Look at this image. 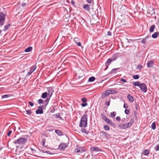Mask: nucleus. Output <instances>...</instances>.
I'll return each mask as SVG.
<instances>
[{"instance_id": "nucleus-1", "label": "nucleus", "mask_w": 159, "mask_h": 159, "mask_svg": "<svg viewBox=\"0 0 159 159\" xmlns=\"http://www.w3.org/2000/svg\"><path fill=\"white\" fill-rule=\"evenodd\" d=\"M88 116L84 114L81 119L79 126L80 127L85 128L87 125Z\"/></svg>"}, {"instance_id": "nucleus-2", "label": "nucleus", "mask_w": 159, "mask_h": 159, "mask_svg": "<svg viewBox=\"0 0 159 159\" xmlns=\"http://www.w3.org/2000/svg\"><path fill=\"white\" fill-rule=\"evenodd\" d=\"M134 122V119L133 118L131 119L130 121L126 124H121L118 125L120 129H125L128 128H129L131 126L133 125Z\"/></svg>"}, {"instance_id": "nucleus-3", "label": "nucleus", "mask_w": 159, "mask_h": 159, "mask_svg": "<svg viewBox=\"0 0 159 159\" xmlns=\"http://www.w3.org/2000/svg\"><path fill=\"white\" fill-rule=\"evenodd\" d=\"M27 141V139L25 138H20L14 140L13 143L16 144L23 145L25 144Z\"/></svg>"}, {"instance_id": "nucleus-4", "label": "nucleus", "mask_w": 159, "mask_h": 159, "mask_svg": "<svg viewBox=\"0 0 159 159\" xmlns=\"http://www.w3.org/2000/svg\"><path fill=\"white\" fill-rule=\"evenodd\" d=\"M142 91L146 93L147 91V88L146 84L145 83H141L139 87Z\"/></svg>"}, {"instance_id": "nucleus-5", "label": "nucleus", "mask_w": 159, "mask_h": 159, "mask_svg": "<svg viewBox=\"0 0 159 159\" xmlns=\"http://www.w3.org/2000/svg\"><path fill=\"white\" fill-rule=\"evenodd\" d=\"M5 15L3 13L0 14V26H1L3 24V22L5 20Z\"/></svg>"}, {"instance_id": "nucleus-6", "label": "nucleus", "mask_w": 159, "mask_h": 159, "mask_svg": "<svg viewBox=\"0 0 159 159\" xmlns=\"http://www.w3.org/2000/svg\"><path fill=\"white\" fill-rule=\"evenodd\" d=\"M36 68V66L34 65L32 66L30 71L27 74L26 76H29L35 70Z\"/></svg>"}, {"instance_id": "nucleus-7", "label": "nucleus", "mask_w": 159, "mask_h": 159, "mask_svg": "<svg viewBox=\"0 0 159 159\" xmlns=\"http://www.w3.org/2000/svg\"><path fill=\"white\" fill-rule=\"evenodd\" d=\"M48 97H49V98H50L51 97L53 92L54 90L52 88L49 87L48 89Z\"/></svg>"}, {"instance_id": "nucleus-8", "label": "nucleus", "mask_w": 159, "mask_h": 159, "mask_svg": "<svg viewBox=\"0 0 159 159\" xmlns=\"http://www.w3.org/2000/svg\"><path fill=\"white\" fill-rule=\"evenodd\" d=\"M109 95L110 93L109 92L108 90H106L101 94V97L102 99H103Z\"/></svg>"}, {"instance_id": "nucleus-9", "label": "nucleus", "mask_w": 159, "mask_h": 159, "mask_svg": "<svg viewBox=\"0 0 159 159\" xmlns=\"http://www.w3.org/2000/svg\"><path fill=\"white\" fill-rule=\"evenodd\" d=\"M66 144L65 143H62L60 144L58 147V148L60 150H63L66 147Z\"/></svg>"}, {"instance_id": "nucleus-10", "label": "nucleus", "mask_w": 159, "mask_h": 159, "mask_svg": "<svg viewBox=\"0 0 159 159\" xmlns=\"http://www.w3.org/2000/svg\"><path fill=\"white\" fill-rule=\"evenodd\" d=\"M75 151L77 152L82 153L85 151V149L83 147H78L75 150Z\"/></svg>"}, {"instance_id": "nucleus-11", "label": "nucleus", "mask_w": 159, "mask_h": 159, "mask_svg": "<svg viewBox=\"0 0 159 159\" xmlns=\"http://www.w3.org/2000/svg\"><path fill=\"white\" fill-rule=\"evenodd\" d=\"M83 8L86 11H89L90 10V6L88 4L84 5L83 7Z\"/></svg>"}, {"instance_id": "nucleus-12", "label": "nucleus", "mask_w": 159, "mask_h": 159, "mask_svg": "<svg viewBox=\"0 0 159 159\" xmlns=\"http://www.w3.org/2000/svg\"><path fill=\"white\" fill-rule=\"evenodd\" d=\"M154 61L153 60L150 61L147 64V66L148 68H150L152 67L153 65L154 64Z\"/></svg>"}, {"instance_id": "nucleus-13", "label": "nucleus", "mask_w": 159, "mask_h": 159, "mask_svg": "<svg viewBox=\"0 0 159 159\" xmlns=\"http://www.w3.org/2000/svg\"><path fill=\"white\" fill-rule=\"evenodd\" d=\"M74 41L78 46H81V43L79 41V39L78 38L75 37L74 38Z\"/></svg>"}, {"instance_id": "nucleus-14", "label": "nucleus", "mask_w": 159, "mask_h": 159, "mask_svg": "<svg viewBox=\"0 0 159 159\" xmlns=\"http://www.w3.org/2000/svg\"><path fill=\"white\" fill-rule=\"evenodd\" d=\"M101 134H102V136L105 137L107 139H108L110 137V135L107 134L106 132L103 131H102L101 132Z\"/></svg>"}, {"instance_id": "nucleus-15", "label": "nucleus", "mask_w": 159, "mask_h": 159, "mask_svg": "<svg viewBox=\"0 0 159 159\" xmlns=\"http://www.w3.org/2000/svg\"><path fill=\"white\" fill-rule=\"evenodd\" d=\"M118 57V54H114L111 57V59L112 61H116L117 58Z\"/></svg>"}, {"instance_id": "nucleus-16", "label": "nucleus", "mask_w": 159, "mask_h": 159, "mask_svg": "<svg viewBox=\"0 0 159 159\" xmlns=\"http://www.w3.org/2000/svg\"><path fill=\"white\" fill-rule=\"evenodd\" d=\"M127 98L130 102H132L134 101V98L130 94H129L127 96Z\"/></svg>"}, {"instance_id": "nucleus-17", "label": "nucleus", "mask_w": 159, "mask_h": 159, "mask_svg": "<svg viewBox=\"0 0 159 159\" xmlns=\"http://www.w3.org/2000/svg\"><path fill=\"white\" fill-rule=\"evenodd\" d=\"M50 99L49 98H49H48V97L44 101V102H43V104L44 105V106L45 107H46V106L48 104V102H49V100H50Z\"/></svg>"}, {"instance_id": "nucleus-18", "label": "nucleus", "mask_w": 159, "mask_h": 159, "mask_svg": "<svg viewBox=\"0 0 159 159\" xmlns=\"http://www.w3.org/2000/svg\"><path fill=\"white\" fill-rule=\"evenodd\" d=\"M91 150L92 151H97L98 152L101 151V150L98 148L95 147H91Z\"/></svg>"}, {"instance_id": "nucleus-19", "label": "nucleus", "mask_w": 159, "mask_h": 159, "mask_svg": "<svg viewBox=\"0 0 159 159\" xmlns=\"http://www.w3.org/2000/svg\"><path fill=\"white\" fill-rule=\"evenodd\" d=\"M159 35V32H155L152 34V37L153 39H156L158 37Z\"/></svg>"}, {"instance_id": "nucleus-20", "label": "nucleus", "mask_w": 159, "mask_h": 159, "mask_svg": "<svg viewBox=\"0 0 159 159\" xmlns=\"http://www.w3.org/2000/svg\"><path fill=\"white\" fill-rule=\"evenodd\" d=\"M112 61H112L111 59L110 58H109L107 60V61H106V65H107V68L105 69L104 70H106V69L108 68V66L109 65L110 63H111V62H112Z\"/></svg>"}, {"instance_id": "nucleus-21", "label": "nucleus", "mask_w": 159, "mask_h": 159, "mask_svg": "<svg viewBox=\"0 0 159 159\" xmlns=\"http://www.w3.org/2000/svg\"><path fill=\"white\" fill-rule=\"evenodd\" d=\"M40 151L41 152H42L45 153H47L48 154H50V155H52V154H54V153H52V152H50L49 151H45V150H43V149H41L40 150Z\"/></svg>"}, {"instance_id": "nucleus-22", "label": "nucleus", "mask_w": 159, "mask_h": 159, "mask_svg": "<svg viewBox=\"0 0 159 159\" xmlns=\"http://www.w3.org/2000/svg\"><path fill=\"white\" fill-rule=\"evenodd\" d=\"M150 36H147L144 39H143L141 41V42L143 44H145L147 42L146 40L149 37H150Z\"/></svg>"}, {"instance_id": "nucleus-23", "label": "nucleus", "mask_w": 159, "mask_h": 159, "mask_svg": "<svg viewBox=\"0 0 159 159\" xmlns=\"http://www.w3.org/2000/svg\"><path fill=\"white\" fill-rule=\"evenodd\" d=\"M120 69V68L113 69L111 71L110 73L111 74H112L115 73L118 70H119Z\"/></svg>"}, {"instance_id": "nucleus-24", "label": "nucleus", "mask_w": 159, "mask_h": 159, "mask_svg": "<svg viewBox=\"0 0 159 159\" xmlns=\"http://www.w3.org/2000/svg\"><path fill=\"white\" fill-rule=\"evenodd\" d=\"M141 83L139 81H136L134 82L133 84L134 86L139 87Z\"/></svg>"}, {"instance_id": "nucleus-25", "label": "nucleus", "mask_w": 159, "mask_h": 159, "mask_svg": "<svg viewBox=\"0 0 159 159\" xmlns=\"http://www.w3.org/2000/svg\"><path fill=\"white\" fill-rule=\"evenodd\" d=\"M110 94H116L118 93V91L114 90H108Z\"/></svg>"}, {"instance_id": "nucleus-26", "label": "nucleus", "mask_w": 159, "mask_h": 159, "mask_svg": "<svg viewBox=\"0 0 159 159\" xmlns=\"http://www.w3.org/2000/svg\"><path fill=\"white\" fill-rule=\"evenodd\" d=\"M32 49L33 48L32 47H29L25 49V52H29L31 51L32 50Z\"/></svg>"}, {"instance_id": "nucleus-27", "label": "nucleus", "mask_w": 159, "mask_h": 159, "mask_svg": "<svg viewBox=\"0 0 159 159\" xmlns=\"http://www.w3.org/2000/svg\"><path fill=\"white\" fill-rule=\"evenodd\" d=\"M149 151L148 150L146 149L143 150V153L145 155H147L149 153Z\"/></svg>"}, {"instance_id": "nucleus-28", "label": "nucleus", "mask_w": 159, "mask_h": 159, "mask_svg": "<svg viewBox=\"0 0 159 159\" xmlns=\"http://www.w3.org/2000/svg\"><path fill=\"white\" fill-rule=\"evenodd\" d=\"M53 116H56V118H58L59 120L62 119V118L61 116V115L60 114H55L53 115Z\"/></svg>"}, {"instance_id": "nucleus-29", "label": "nucleus", "mask_w": 159, "mask_h": 159, "mask_svg": "<svg viewBox=\"0 0 159 159\" xmlns=\"http://www.w3.org/2000/svg\"><path fill=\"white\" fill-rule=\"evenodd\" d=\"M155 28V25H152L151 26L150 28L149 31L150 33H152L154 31V29Z\"/></svg>"}, {"instance_id": "nucleus-30", "label": "nucleus", "mask_w": 159, "mask_h": 159, "mask_svg": "<svg viewBox=\"0 0 159 159\" xmlns=\"http://www.w3.org/2000/svg\"><path fill=\"white\" fill-rule=\"evenodd\" d=\"M95 78L94 77V76H92L90 77L89 80H88V81L90 82H92L95 80Z\"/></svg>"}, {"instance_id": "nucleus-31", "label": "nucleus", "mask_w": 159, "mask_h": 159, "mask_svg": "<svg viewBox=\"0 0 159 159\" xmlns=\"http://www.w3.org/2000/svg\"><path fill=\"white\" fill-rule=\"evenodd\" d=\"M81 131L82 132L86 134H87L89 133V132L85 129L82 128L81 129Z\"/></svg>"}, {"instance_id": "nucleus-32", "label": "nucleus", "mask_w": 159, "mask_h": 159, "mask_svg": "<svg viewBox=\"0 0 159 159\" xmlns=\"http://www.w3.org/2000/svg\"><path fill=\"white\" fill-rule=\"evenodd\" d=\"M35 112L37 114H42L43 113V110L38 109Z\"/></svg>"}, {"instance_id": "nucleus-33", "label": "nucleus", "mask_w": 159, "mask_h": 159, "mask_svg": "<svg viewBox=\"0 0 159 159\" xmlns=\"http://www.w3.org/2000/svg\"><path fill=\"white\" fill-rule=\"evenodd\" d=\"M10 26V24H8L7 25H6L4 27V28L3 30V31H6L7 30L9 29V27Z\"/></svg>"}, {"instance_id": "nucleus-34", "label": "nucleus", "mask_w": 159, "mask_h": 159, "mask_svg": "<svg viewBox=\"0 0 159 159\" xmlns=\"http://www.w3.org/2000/svg\"><path fill=\"white\" fill-rule=\"evenodd\" d=\"M47 93L44 92L42 94L41 97L42 98L44 99L47 97Z\"/></svg>"}, {"instance_id": "nucleus-35", "label": "nucleus", "mask_w": 159, "mask_h": 159, "mask_svg": "<svg viewBox=\"0 0 159 159\" xmlns=\"http://www.w3.org/2000/svg\"><path fill=\"white\" fill-rule=\"evenodd\" d=\"M86 1L88 3L91 4L93 6L94 5L93 0H86Z\"/></svg>"}, {"instance_id": "nucleus-36", "label": "nucleus", "mask_w": 159, "mask_h": 159, "mask_svg": "<svg viewBox=\"0 0 159 159\" xmlns=\"http://www.w3.org/2000/svg\"><path fill=\"white\" fill-rule=\"evenodd\" d=\"M55 132L59 136H61L62 135V132L58 130H55Z\"/></svg>"}, {"instance_id": "nucleus-37", "label": "nucleus", "mask_w": 159, "mask_h": 159, "mask_svg": "<svg viewBox=\"0 0 159 159\" xmlns=\"http://www.w3.org/2000/svg\"><path fill=\"white\" fill-rule=\"evenodd\" d=\"M151 128L153 130H154L156 128V123L155 122H153L151 125Z\"/></svg>"}, {"instance_id": "nucleus-38", "label": "nucleus", "mask_w": 159, "mask_h": 159, "mask_svg": "<svg viewBox=\"0 0 159 159\" xmlns=\"http://www.w3.org/2000/svg\"><path fill=\"white\" fill-rule=\"evenodd\" d=\"M116 115V113L115 111L112 112L111 113L110 115L111 117L113 118L115 117Z\"/></svg>"}, {"instance_id": "nucleus-39", "label": "nucleus", "mask_w": 159, "mask_h": 159, "mask_svg": "<svg viewBox=\"0 0 159 159\" xmlns=\"http://www.w3.org/2000/svg\"><path fill=\"white\" fill-rule=\"evenodd\" d=\"M81 100L83 102H86L87 101V99L85 97H83L81 98Z\"/></svg>"}, {"instance_id": "nucleus-40", "label": "nucleus", "mask_w": 159, "mask_h": 159, "mask_svg": "<svg viewBox=\"0 0 159 159\" xmlns=\"http://www.w3.org/2000/svg\"><path fill=\"white\" fill-rule=\"evenodd\" d=\"M133 78L134 79H138L139 78V76L138 75H134L133 76Z\"/></svg>"}, {"instance_id": "nucleus-41", "label": "nucleus", "mask_w": 159, "mask_h": 159, "mask_svg": "<svg viewBox=\"0 0 159 159\" xmlns=\"http://www.w3.org/2000/svg\"><path fill=\"white\" fill-rule=\"evenodd\" d=\"M101 116H102V118L103 120L104 121L107 118V117L106 116H105V115H104V114H101Z\"/></svg>"}, {"instance_id": "nucleus-42", "label": "nucleus", "mask_w": 159, "mask_h": 159, "mask_svg": "<svg viewBox=\"0 0 159 159\" xmlns=\"http://www.w3.org/2000/svg\"><path fill=\"white\" fill-rule=\"evenodd\" d=\"M45 107L43 105H41L39 106L38 107V109L40 110H43V108Z\"/></svg>"}, {"instance_id": "nucleus-43", "label": "nucleus", "mask_w": 159, "mask_h": 159, "mask_svg": "<svg viewBox=\"0 0 159 159\" xmlns=\"http://www.w3.org/2000/svg\"><path fill=\"white\" fill-rule=\"evenodd\" d=\"M104 129L107 131L109 130L110 129V127L109 126L104 125Z\"/></svg>"}, {"instance_id": "nucleus-44", "label": "nucleus", "mask_w": 159, "mask_h": 159, "mask_svg": "<svg viewBox=\"0 0 159 159\" xmlns=\"http://www.w3.org/2000/svg\"><path fill=\"white\" fill-rule=\"evenodd\" d=\"M142 67V66L141 65H139L137 66V69L141 70Z\"/></svg>"}, {"instance_id": "nucleus-45", "label": "nucleus", "mask_w": 159, "mask_h": 159, "mask_svg": "<svg viewBox=\"0 0 159 159\" xmlns=\"http://www.w3.org/2000/svg\"><path fill=\"white\" fill-rule=\"evenodd\" d=\"M9 97V95H3L2 96L1 98L2 99H4L5 98H8Z\"/></svg>"}, {"instance_id": "nucleus-46", "label": "nucleus", "mask_w": 159, "mask_h": 159, "mask_svg": "<svg viewBox=\"0 0 159 159\" xmlns=\"http://www.w3.org/2000/svg\"><path fill=\"white\" fill-rule=\"evenodd\" d=\"M26 6V3H23L21 5V7H23V8L24 9H25V7Z\"/></svg>"}, {"instance_id": "nucleus-47", "label": "nucleus", "mask_w": 159, "mask_h": 159, "mask_svg": "<svg viewBox=\"0 0 159 159\" xmlns=\"http://www.w3.org/2000/svg\"><path fill=\"white\" fill-rule=\"evenodd\" d=\"M88 105V104L87 102H83V103H81V106L83 107H85L86 106H87Z\"/></svg>"}, {"instance_id": "nucleus-48", "label": "nucleus", "mask_w": 159, "mask_h": 159, "mask_svg": "<svg viewBox=\"0 0 159 159\" xmlns=\"http://www.w3.org/2000/svg\"><path fill=\"white\" fill-rule=\"evenodd\" d=\"M43 103V100L42 99H39L38 101V103L39 104L41 105Z\"/></svg>"}, {"instance_id": "nucleus-49", "label": "nucleus", "mask_w": 159, "mask_h": 159, "mask_svg": "<svg viewBox=\"0 0 159 159\" xmlns=\"http://www.w3.org/2000/svg\"><path fill=\"white\" fill-rule=\"evenodd\" d=\"M26 113L29 115H30L32 113V112H31V110H26Z\"/></svg>"}, {"instance_id": "nucleus-50", "label": "nucleus", "mask_w": 159, "mask_h": 159, "mask_svg": "<svg viewBox=\"0 0 159 159\" xmlns=\"http://www.w3.org/2000/svg\"><path fill=\"white\" fill-rule=\"evenodd\" d=\"M110 99H109V100L108 101H106V105L107 106H109L110 105Z\"/></svg>"}, {"instance_id": "nucleus-51", "label": "nucleus", "mask_w": 159, "mask_h": 159, "mask_svg": "<svg viewBox=\"0 0 159 159\" xmlns=\"http://www.w3.org/2000/svg\"><path fill=\"white\" fill-rule=\"evenodd\" d=\"M155 149L156 151L159 150V144L157 145L156 147L155 148Z\"/></svg>"}, {"instance_id": "nucleus-52", "label": "nucleus", "mask_w": 159, "mask_h": 159, "mask_svg": "<svg viewBox=\"0 0 159 159\" xmlns=\"http://www.w3.org/2000/svg\"><path fill=\"white\" fill-rule=\"evenodd\" d=\"M129 112V111L128 109H126L125 110V113L126 114H128Z\"/></svg>"}, {"instance_id": "nucleus-53", "label": "nucleus", "mask_w": 159, "mask_h": 159, "mask_svg": "<svg viewBox=\"0 0 159 159\" xmlns=\"http://www.w3.org/2000/svg\"><path fill=\"white\" fill-rule=\"evenodd\" d=\"M11 133H12L11 130H9L7 133V136H9L11 134Z\"/></svg>"}, {"instance_id": "nucleus-54", "label": "nucleus", "mask_w": 159, "mask_h": 159, "mask_svg": "<svg viewBox=\"0 0 159 159\" xmlns=\"http://www.w3.org/2000/svg\"><path fill=\"white\" fill-rule=\"evenodd\" d=\"M108 124H109L110 125L112 126H113L114 125V123L111 120L109 121Z\"/></svg>"}, {"instance_id": "nucleus-55", "label": "nucleus", "mask_w": 159, "mask_h": 159, "mask_svg": "<svg viewBox=\"0 0 159 159\" xmlns=\"http://www.w3.org/2000/svg\"><path fill=\"white\" fill-rule=\"evenodd\" d=\"M29 104L31 107L33 106L34 105V103L31 102H29Z\"/></svg>"}, {"instance_id": "nucleus-56", "label": "nucleus", "mask_w": 159, "mask_h": 159, "mask_svg": "<svg viewBox=\"0 0 159 159\" xmlns=\"http://www.w3.org/2000/svg\"><path fill=\"white\" fill-rule=\"evenodd\" d=\"M110 121V120L108 118L105 120V121L107 123H108Z\"/></svg>"}, {"instance_id": "nucleus-57", "label": "nucleus", "mask_w": 159, "mask_h": 159, "mask_svg": "<svg viewBox=\"0 0 159 159\" xmlns=\"http://www.w3.org/2000/svg\"><path fill=\"white\" fill-rule=\"evenodd\" d=\"M121 81H122V82H124V83H125L126 82V80L123 79V78H122L121 79Z\"/></svg>"}, {"instance_id": "nucleus-58", "label": "nucleus", "mask_w": 159, "mask_h": 159, "mask_svg": "<svg viewBox=\"0 0 159 159\" xmlns=\"http://www.w3.org/2000/svg\"><path fill=\"white\" fill-rule=\"evenodd\" d=\"M42 145L44 147V145H45V141L44 140H43L42 141Z\"/></svg>"}, {"instance_id": "nucleus-59", "label": "nucleus", "mask_w": 159, "mask_h": 159, "mask_svg": "<svg viewBox=\"0 0 159 159\" xmlns=\"http://www.w3.org/2000/svg\"><path fill=\"white\" fill-rule=\"evenodd\" d=\"M116 119L117 121H119L120 120V116H117L116 117Z\"/></svg>"}, {"instance_id": "nucleus-60", "label": "nucleus", "mask_w": 159, "mask_h": 159, "mask_svg": "<svg viewBox=\"0 0 159 159\" xmlns=\"http://www.w3.org/2000/svg\"><path fill=\"white\" fill-rule=\"evenodd\" d=\"M107 34L108 36H111V32L110 31H108L107 33Z\"/></svg>"}, {"instance_id": "nucleus-61", "label": "nucleus", "mask_w": 159, "mask_h": 159, "mask_svg": "<svg viewBox=\"0 0 159 159\" xmlns=\"http://www.w3.org/2000/svg\"><path fill=\"white\" fill-rule=\"evenodd\" d=\"M123 107L124 108L126 109L128 108V106L127 105H126L125 104H124L123 106Z\"/></svg>"}, {"instance_id": "nucleus-62", "label": "nucleus", "mask_w": 159, "mask_h": 159, "mask_svg": "<svg viewBox=\"0 0 159 159\" xmlns=\"http://www.w3.org/2000/svg\"><path fill=\"white\" fill-rule=\"evenodd\" d=\"M55 111V108H53L52 109V110L51 111V112H54Z\"/></svg>"}, {"instance_id": "nucleus-63", "label": "nucleus", "mask_w": 159, "mask_h": 159, "mask_svg": "<svg viewBox=\"0 0 159 159\" xmlns=\"http://www.w3.org/2000/svg\"><path fill=\"white\" fill-rule=\"evenodd\" d=\"M30 149L32 151H36L34 149L32 148H30Z\"/></svg>"}, {"instance_id": "nucleus-64", "label": "nucleus", "mask_w": 159, "mask_h": 159, "mask_svg": "<svg viewBox=\"0 0 159 159\" xmlns=\"http://www.w3.org/2000/svg\"><path fill=\"white\" fill-rule=\"evenodd\" d=\"M71 3H72V4H74V2L73 1H72Z\"/></svg>"}]
</instances>
